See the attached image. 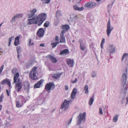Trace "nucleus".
Returning a JSON list of instances; mask_svg holds the SVG:
<instances>
[{"instance_id": "1", "label": "nucleus", "mask_w": 128, "mask_h": 128, "mask_svg": "<svg viewBox=\"0 0 128 128\" xmlns=\"http://www.w3.org/2000/svg\"><path fill=\"white\" fill-rule=\"evenodd\" d=\"M46 17V15L45 13H40L38 16L36 15L32 18L28 19V24L30 25L34 23L39 26H40L45 20Z\"/></svg>"}, {"instance_id": "2", "label": "nucleus", "mask_w": 128, "mask_h": 128, "mask_svg": "<svg viewBox=\"0 0 128 128\" xmlns=\"http://www.w3.org/2000/svg\"><path fill=\"white\" fill-rule=\"evenodd\" d=\"M70 97L71 99L68 100H65L62 105L59 111L60 113H64V112L66 110L69 108V104L72 101V92L71 94Z\"/></svg>"}, {"instance_id": "3", "label": "nucleus", "mask_w": 128, "mask_h": 128, "mask_svg": "<svg viewBox=\"0 0 128 128\" xmlns=\"http://www.w3.org/2000/svg\"><path fill=\"white\" fill-rule=\"evenodd\" d=\"M86 114L85 112H84L83 114H80L78 116V120L77 121V125L80 124L82 121L84 122L86 120Z\"/></svg>"}, {"instance_id": "4", "label": "nucleus", "mask_w": 128, "mask_h": 128, "mask_svg": "<svg viewBox=\"0 0 128 128\" xmlns=\"http://www.w3.org/2000/svg\"><path fill=\"white\" fill-rule=\"evenodd\" d=\"M37 68L36 67H33L30 73L29 76L32 80H36L37 78V77L36 75L37 72Z\"/></svg>"}, {"instance_id": "5", "label": "nucleus", "mask_w": 128, "mask_h": 128, "mask_svg": "<svg viewBox=\"0 0 128 128\" xmlns=\"http://www.w3.org/2000/svg\"><path fill=\"white\" fill-rule=\"evenodd\" d=\"M113 27L110 26V20H109L107 24V29L106 30V32L107 35L108 36H110V34L113 29Z\"/></svg>"}, {"instance_id": "6", "label": "nucleus", "mask_w": 128, "mask_h": 128, "mask_svg": "<svg viewBox=\"0 0 128 128\" xmlns=\"http://www.w3.org/2000/svg\"><path fill=\"white\" fill-rule=\"evenodd\" d=\"M51 88H52V90H53L55 88L54 84H53L50 82L47 83L46 85L45 89L48 90H51Z\"/></svg>"}, {"instance_id": "7", "label": "nucleus", "mask_w": 128, "mask_h": 128, "mask_svg": "<svg viewBox=\"0 0 128 128\" xmlns=\"http://www.w3.org/2000/svg\"><path fill=\"white\" fill-rule=\"evenodd\" d=\"M96 4L95 2H89L86 3L84 5V6L86 8H90L92 7Z\"/></svg>"}, {"instance_id": "8", "label": "nucleus", "mask_w": 128, "mask_h": 128, "mask_svg": "<svg viewBox=\"0 0 128 128\" xmlns=\"http://www.w3.org/2000/svg\"><path fill=\"white\" fill-rule=\"evenodd\" d=\"M44 30L43 28H39L37 31V34L40 37L43 36L44 35Z\"/></svg>"}, {"instance_id": "9", "label": "nucleus", "mask_w": 128, "mask_h": 128, "mask_svg": "<svg viewBox=\"0 0 128 128\" xmlns=\"http://www.w3.org/2000/svg\"><path fill=\"white\" fill-rule=\"evenodd\" d=\"M23 84L24 89L27 90V92L28 93L30 88V84L29 83L25 81L24 82Z\"/></svg>"}, {"instance_id": "10", "label": "nucleus", "mask_w": 128, "mask_h": 128, "mask_svg": "<svg viewBox=\"0 0 128 128\" xmlns=\"http://www.w3.org/2000/svg\"><path fill=\"white\" fill-rule=\"evenodd\" d=\"M127 76L126 74L125 73H124L122 75V85L124 86L126 81Z\"/></svg>"}, {"instance_id": "11", "label": "nucleus", "mask_w": 128, "mask_h": 128, "mask_svg": "<svg viewBox=\"0 0 128 128\" xmlns=\"http://www.w3.org/2000/svg\"><path fill=\"white\" fill-rule=\"evenodd\" d=\"M44 80L43 79H41L37 83H36L34 85V88H39L40 86L42 84Z\"/></svg>"}, {"instance_id": "12", "label": "nucleus", "mask_w": 128, "mask_h": 128, "mask_svg": "<svg viewBox=\"0 0 128 128\" xmlns=\"http://www.w3.org/2000/svg\"><path fill=\"white\" fill-rule=\"evenodd\" d=\"M31 13L28 15V17L30 18H32V17L36 16H34L35 13L36 11V8L30 11Z\"/></svg>"}, {"instance_id": "13", "label": "nucleus", "mask_w": 128, "mask_h": 128, "mask_svg": "<svg viewBox=\"0 0 128 128\" xmlns=\"http://www.w3.org/2000/svg\"><path fill=\"white\" fill-rule=\"evenodd\" d=\"M22 16L21 14H17L16 15L14 16L12 19L10 20V22L12 23L14 22L15 20L17 19V18L21 17Z\"/></svg>"}, {"instance_id": "14", "label": "nucleus", "mask_w": 128, "mask_h": 128, "mask_svg": "<svg viewBox=\"0 0 128 128\" xmlns=\"http://www.w3.org/2000/svg\"><path fill=\"white\" fill-rule=\"evenodd\" d=\"M115 49L116 48L115 46H114L113 45H110L109 47L108 51L110 53H112L115 52Z\"/></svg>"}, {"instance_id": "15", "label": "nucleus", "mask_w": 128, "mask_h": 128, "mask_svg": "<svg viewBox=\"0 0 128 128\" xmlns=\"http://www.w3.org/2000/svg\"><path fill=\"white\" fill-rule=\"evenodd\" d=\"M22 87V84L16 83V84L15 88L18 92H19Z\"/></svg>"}, {"instance_id": "16", "label": "nucleus", "mask_w": 128, "mask_h": 128, "mask_svg": "<svg viewBox=\"0 0 128 128\" xmlns=\"http://www.w3.org/2000/svg\"><path fill=\"white\" fill-rule=\"evenodd\" d=\"M79 42L80 44V49L82 50H84L86 48V47L84 43H82L83 41L82 39L79 40Z\"/></svg>"}, {"instance_id": "17", "label": "nucleus", "mask_w": 128, "mask_h": 128, "mask_svg": "<svg viewBox=\"0 0 128 128\" xmlns=\"http://www.w3.org/2000/svg\"><path fill=\"white\" fill-rule=\"evenodd\" d=\"M2 84H6L10 87L11 86L10 82L8 79H6L3 80L1 82Z\"/></svg>"}, {"instance_id": "18", "label": "nucleus", "mask_w": 128, "mask_h": 128, "mask_svg": "<svg viewBox=\"0 0 128 128\" xmlns=\"http://www.w3.org/2000/svg\"><path fill=\"white\" fill-rule=\"evenodd\" d=\"M74 9L75 10H78V11H82L84 9L83 6H82L80 8H79L76 5H74L73 6Z\"/></svg>"}, {"instance_id": "19", "label": "nucleus", "mask_w": 128, "mask_h": 128, "mask_svg": "<svg viewBox=\"0 0 128 128\" xmlns=\"http://www.w3.org/2000/svg\"><path fill=\"white\" fill-rule=\"evenodd\" d=\"M20 37V36H18L15 39L14 42V45L15 46H16L19 44V39Z\"/></svg>"}, {"instance_id": "20", "label": "nucleus", "mask_w": 128, "mask_h": 128, "mask_svg": "<svg viewBox=\"0 0 128 128\" xmlns=\"http://www.w3.org/2000/svg\"><path fill=\"white\" fill-rule=\"evenodd\" d=\"M49 57L50 58V60L52 62L56 63L57 62V60L56 58L53 56L49 55Z\"/></svg>"}, {"instance_id": "21", "label": "nucleus", "mask_w": 128, "mask_h": 128, "mask_svg": "<svg viewBox=\"0 0 128 128\" xmlns=\"http://www.w3.org/2000/svg\"><path fill=\"white\" fill-rule=\"evenodd\" d=\"M69 52V50L68 49H65L61 51L60 54V55H66Z\"/></svg>"}, {"instance_id": "22", "label": "nucleus", "mask_w": 128, "mask_h": 128, "mask_svg": "<svg viewBox=\"0 0 128 128\" xmlns=\"http://www.w3.org/2000/svg\"><path fill=\"white\" fill-rule=\"evenodd\" d=\"M14 83H15L17 82V80L19 76V74L18 72L14 74Z\"/></svg>"}, {"instance_id": "23", "label": "nucleus", "mask_w": 128, "mask_h": 128, "mask_svg": "<svg viewBox=\"0 0 128 128\" xmlns=\"http://www.w3.org/2000/svg\"><path fill=\"white\" fill-rule=\"evenodd\" d=\"M16 50L17 52V57L18 59L19 58V53L22 51L21 48L20 46H18L16 47Z\"/></svg>"}, {"instance_id": "24", "label": "nucleus", "mask_w": 128, "mask_h": 128, "mask_svg": "<svg viewBox=\"0 0 128 128\" xmlns=\"http://www.w3.org/2000/svg\"><path fill=\"white\" fill-rule=\"evenodd\" d=\"M77 90L76 88H74L72 90V99L76 98V95L77 93Z\"/></svg>"}, {"instance_id": "25", "label": "nucleus", "mask_w": 128, "mask_h": 128, "mask_svg": "<svg viewBox=\"0 0 128 128\" xmlns=\"http://www.w3.org/2000/svg\"><path fill=\"white\" fill-rule=\"evenodd\" d=\"M60 42H65V38L64 36V34H60Z\"/></svg>"}, {"instance_id": "26", "label": "nucleus", "mask_w": 128, "mask_h": 128, "mask_svg": "<svg viewBox=\"0 0 128 128\" xmlns=\"http://www.w3.org/2000/svg\"><path fill=\"white\" fill-rule=\"evenodd\" d=\"M72 120V118H70L66 122V128L68 127L70 124L71 123Z\"/></svg>"}, {"instance_id": "27", "label": "nucleus", "mask_w": 128, "mask_h": 128, "mask_svg": "<svg viewBox=\"0 0 128 128\" xmlns=\"http://www.w3.org/2000/svg\"><path fill=\"white\" fill-rule=\"evenodd\" d=\"M66 61L68 65L71 67H72V60L70 59H68Z\"/></svg>"}, {"instance_id": "28", "label": "nucleus", "mask_w": 128, "mask_h": 128, "mask_svg": "<svg viewBox=\"0 0 128 128\" xmlns=\"http://www.w3.org/2000/svg\"><path fill=\"white\" fill-rule=\"evenodd\" d=\"M61 74L60 73L54 74L52 76V77L55 79H57L60 77Z\"/></svg>"}, {"instance_id": "29", "label": "nucleus", "mask_w": 128, "mask_h": 128, "mask_svg": "<svg viewBox=\"0 0 128 128\" xmlns=\"http://www.w3.org/2000/svg\"><path fill=\"white\" fill-rule=\"evenodd\" d=\"M119 115L118 114L115 115L113 118V121L114 122H116L118 120V118Z\"/></svg>"}, {"instance_id": "30", "label": "nucleus", "mask_w": 128, "mask_h": 128, "mask_svg": "<svg viewBox=\"0 0 128 128\" xmlns=\"http://www.w3.org/2000/svg\"><path fill=\"white\" fill-rule=\"evenodd\" d=\"M69 26L68 25H63L62 26V28L63 29H64L68 30L69 29Z\"/></svg>"}, {"instance_id": "31", "label": "nucleus", "mask_w": 128, "mask_h": 128, "mask_svg": "<svg viewBox=\"0 0 128 128\" xmlns=\"http://www.w3.org/2000/svg\"><path fill=\"white\" fill-rule=\"evenodd\" d=\"M84 90L85 91V93L86 94H87L88 92V86L87 85H86L84 87Z\"/></svg>"}, {"instance_id": "32", "label": "nucleus", "mask_w": 128, "mask_h": 128, "mask_svg": "<svg viewBox=\"0 0 128 128\" xmlns=\"http://www.w3.org/2000/svg\"><path fill=\"white\" fill-rule=\"evenodd\" d=\"M14 36H12L10 38L8 39V46H10V44L12 40H14Z\"/></svg>"}, {"instance_id": "33", "label": "nucleus", "mask_w": 128, "mask_h": 128, "mask_svg": "<svg viewBox=\"0 0 128 128\" xmlns=\"http://www.w3.org/2000/svg\"><path fill=\"white\" fill-rule=\"evenodd\" d=\"M94 100V99L93 97L91 98H90L89 102V104L90 105H92V104Z\"/></svg>"}, {"instance_id": "34", "label": "nucleus", "mask_w": 128, "mask_h": 128, "mask_svg": "<svg viewBox=\"0 0 128 128\" xmlns=\"http://www.w3.org/2000/svg\"><path fill=\"white\" fill-rule=\"evenodd\" d=\"M50 0H41V1L44 4H48L50 2Z\"/></svg>"}, {"instance_id": "35", "label": "nucleus", "mask_w": 128, "mask_h": 128, "mask_svg": "<svg viewBox=\"0 0 128 128\" xmlns=\"http://www.w3.org/2000/svg\"><path fill=\"white\" fill-rule=\"evenodd\" d=\"M16 106L17 108H20L21 106V104L20 103L19 101H16Z\"/></svg>"}, {"instance_id": "36", "label": "nucleus", "mask_w": 128, "mask_h": 128, "mask_svg": "<svg viewBox=\"0 0 128 128\" xmlns=\"http://www.w3.org/2000/svg\"><path fill=\"white\" fill-rule=\"evenodd\" d=\"M58 44V42H54L52 43L51 45L52 46V48H54L56 47L57 44Z\"/></svg>"}, {"instance_id": "37", "label": "nucleus", "mask_w": 128, "mask_h": 128, "mask_svg": "<svg viewBox=\"0 0 128 128\" xmlns=\"http://www.w3.org/2000/svg\"><path fill=\"white\" fill-rule=\"evenodd\" d=\"M128 56V54L126 53H124L122 56V61H123L124 58H126Z\"/></svg>"}, {"instance_id": "38", "label": "nucleus", "mask_w": 128, "mask_h": 128, "mask_svg": "<svg viewBox=\"0 0 128 128\" xmlns=\"http://www.w3.org/2000/svg\"><path fill=\"white\" fill-rule=\"evenodd\" d=\"M17 70L16 68H14L12 69V70L11 71L12 73L14 74H15V73H16V72H17Z\"/></svg>"}, {"instance_id": "39", "label": "nucleus", "mask_w": 128, "mask_h": 128, "mask_svg": "<svg viewBox=\"0 0 128 128\" xmlns=\"http://www.w3.org/2000/svg\"><path fill=\"white\" fill-rule=\"evenodd\" d=\"M60 11L58 10L57 11L56 13V16L57 17L58 16H60L61 15Z\"/></svg>"}, {"instance_id": "40", "label": "nucleus", "mask_w": 128, "mask_h": 128, "mask_svg": "<svg viewBox=\"0 0 128 128\" xmlns=\"http://www.w3.org/2000/svg\"><path fill=\"white\" fill-rule=\"evenodd\" d=\"M50 24L49 22L48 21H46L44 24V26L45 27H48Z\"/></svg>"}, {"instance_id": "41", "label": "nucleus", "mask_w": 128, "mask_h": 128, "mask_svg": "<svg viewBox=\"0 0 128 128\" xmlns=\"http://www.w3.org/2000/svg\"><path fill=\"white\" fill-rule=\"evenodd\" d=\"M6 126L7 127H10L12 126V124L10 123V122H8L7 120L6 121Z\"/></svg>"}, {"instance_id": "42", "label": "nucleus", "mask_w": 128, "mask_h": 128, "mask_svg": "<svg viewBox=\"0 0 128 128\" xmlns=\"http://www.w3.org/2000/svg\"><path fill=\"white\" fill-rule=\"evenodd\" d=\"M105 42V39L104 38H103L102 40V42L100 44V46L102 48L103 47V46L104 44V42Z\"/></svg>"}, {"instance_id": "43", "label": "nucleus", "mask_w": 128, "mask_h": 128, "mask_svg": "<svg viewBox=\"0 0 128 128\" xmlns=\"http://www.w3.org/2000/svg\"><path fill=\"white\" fill-rule=\"evenodd\" d=\"M31 40H32L31 38H29V43L28 44V46L33 45L34 44V43L33 42H32L31 44Z\"/></svg>"}, {"instance_id": "44", "label": "nucleus", "mask_w": 128, "mask_h": 128, "mask_svg": "<svg viewBox=\"0 0 128 128\" xmlns=\"http://www.w3.org/2000/svg\"><path fill=\"white\" fill-rule=\"evenodd\" d=\"M4 98V96L3 94H2L1 96H0V103L2 102V99Z\"/></svg>"}, {"instance_id": "45", "label": "nucleus", "mask_w": 128, "mask_h": 128, "mask_svg": "<svg viewBox=\"0 0 128 128\" xmlns=\"http://www.w3.org/2000/svg\"><path fill=\"white\" fill-rule=\"evenodd\" d=\"M56 42H58L59 43V38L58 36H56L55 38Z\"/></svg>"}, {"instance_id": "46", "label": "nucleus", "mask_w": 128, "mask_h": 128, "mask_svg": "<svg viewBox=\"0 0 128 128\" xmlns=\"http://www.w3.org/2000/svg\"><path fill=\"white\" fill-rule=\"evenodd\" d=\"M16 83H18V84H22L21 80H20V79L19 78H18V80L17 81Z\"/></svg>"}, {"instance_id": "47", "label": "nucleus", "mask_w": 128, "mask_h": 128, "mask_svg": "<svg viewBox=\"0 0 128 128\" xmlns=\"http://www.w3.org/2000/svg\"><path fill=\"white\" fill-rule=\"evenodd\" d=\"M99 110L100 114H103L102 109L101 108H100L99 109Z\"/></svg>"}, {"instance_id": "48", "label": "nucleus", "mask_w": 128, "mask_h": 128, "mask_svg": "<svg viewBox=\"0 0 128 128\" xmlns=\"http://www.w3.org/2000/svg\"><path fill=\"white\" fill-rule=\"evenodd\" d=\"M68 30H66L64 29H63V30L62 31L61 34H64V33L66 32H67Z\"/></svg>"}, {"instance_id": "49", "label": "nucleus", "mask_w": 128, "mask_h": 128, "mask_svg": "<svg viewBox=\"0 0 128 128\" xmlns=\"http://www.w3.org/2000/svg\"><path fill=\"white\" fill-rule=\"evenodd\" d=\"M6 92L7 95L8 96H10L9 93H10V92H9L8 90H6Z\"/></svg>"}, {"instance_id": "50", "label": "nucleus", "mask_w": 128, "mask_h": 128, "mask_svg": "<svg viewBox=\"0 0 128 128\" xmlns=\"http://www.w3.org/2000/svg\"><path fill=\"white\" fill-rule=\"evenodd\" d=\"M68 89V86L66 85H65V89L66 90H67Z\"/></svg>"}, {"instance_id": "51", "label": "nucleus", "mask_w": 128, "mask_h": 128, "mask_svg": "<svg viewBox=\"0 0 128 128\" xmlns=\"http://www.w3.org/2000/svg\"><path fill=\"white\" fill-rule=\"evenodd\" d=\"M96 73L95 72H94L92 74V76L93 77H94L96 76Z\"/></svg>"}, {"instance_id": "52", "label": "nucleus", "mask_w": 128, "mask_h": 128, "mask_svg": "<svg viewBox=\"0 0 128 128\" xmlns=\"http://www.w3.org/2000/svg\"><path fill=\"white\" fill-rule=\"evenodd\" d=\"M30 110H31V111H33L34 110V108H33V107H32L31 106Z\"/></svg>"}, {"instance_id": "53", "label": "nucleus", "mask_w": 128, "mask_h": 128, "mask_svg": "<svg viewBox=\"0 0 128 128\" xmlns=\"http://www.w3.org/2000/svg\"><path fill=\"white\" fill-rule=\"evenodd\" d=\"M77 81V78H75V80H74L72 81V83H75Z\"/></svg>"}, {"instance_id": "54", "label": "nucleus", "mask_w": 128, "mask_h": 128, "mask_svg": "<svg viewBox=\"0 0 128 128\" xmlns=\"http://www.w3.org/2000/svg\"><path fill=\"white\" fill-rule=\"evenodd\" d=\"M40 46L43 47H44V44H40Z\"/></svg>"}, {"instance_id": "55", "label": "nucleus", "mask_w": 128, "mask_h": 128, "mask_svg": "<svg viewBox=\"0 0 128 128\" xmlns=\"http://www.w3.org/2000/svg\"><path fill=\"white\" fill-rule=\"evenodd\" d=\"M58 22H54V24H55V25L57 26V24H58Z\"/></svg>"}, {"instance_id": "56", "label": "nucleus", "mask_w": 128, "mask_h": 128, "mask_svg": "<svg viewBox=\"0 0 128 128\" xmlns=\"http://www.w3.org/2000/svg\"><path fill=\"white\" fill-rule=\"evenodd\" d=\"M128 88L127 87H125L124 88V90H126L128 89Z\"/></svg>"}, {"instance_id": "57", "label": "nucleus", "mask_w": 128, "mask_h": 128, "mask_svg": "<svg viewBox=\"0 0 128 128\" xmlns=\"http://www.w3.org/2000/svg\"><path fill=\"white\" fill-rule=\"evenodd\" d=\"M2 106L1 105H0V111L2 109Z\"/></svg>"}, {"instance_id": "58", "label": "nucleus", "mask_w": 128, "mask_h": 128, "mask_svg": "<svg viewBox=\"0 0 128 128\" xmlns=\"http://www.w3.org/2000/svg\"><path fill=\"white\" fill-rule=\"evenodd\" d=\"M78 17L77 15H76L75 16H74L75 18H77Z\"/></svg>"}, {"instance_id": "59", "label": "nucleus", "mask_w": 128, "mask_h": 128, "mask_svg": "<svg viewBox=\"0 0 128 128\" xmlns=\"http://www.w3.org/2000/svg\"><path fill=\"white\" fill-rule=\"evenodd\" d=\"M2 52L1 51L0 52V55H1L2 54Z\"/></svg>"}, {"instance_id": "60", "label": "nucleus", "mask_w": 128, "mask_h": 128, "mask_svg": "<svg viewBox=\"0 0 128 128\" xmlns=\"http://www.w3.org/2000/svg\"><path fill=\"white\" fill-rule=\"evenodd\" d=\"M3 24V23H1L0 24V26H1L2 25V24Z\"/></svg>"}, {"instance_id": "61", "label": "nucleus", "mask_w": 128, "mask_h": 128, "mask_svg": "<svg viewBox=\"0 0 128 128\" xmlns=\"http://www.w3.org/2000/svg\"><path fill=\"white\" fill-rule=\"evenodd\" d=\"M128 103V101L127 100L126 102V104H127Z\"/></svg>"}, {"instance_id": "62", "label": "nucleus", "mask_w": 128, "mask_h": 128, "mask_svg": "<svg viewBox=\"0 0 128 128\" xmlns=\"http://www.w3.org/2000/svg\"><path fill=\"white\" fill-rule=\"evenodd\" d=\"M55 109H54L52 111V112H54V111H55Z\"/></svg>"}, {"instance_id": "63", "label": "nucleus", "mask_w": 128, "mask_h": 128, "mask_svg": "<svg viewBox=\"0 0 128 128\" xmlns=\"http://www.w3.org/2000/svg\"><path fill=\"white\" fill-rule=\"evenodd\" d=\"M96 0L97 2H98L100 1V0Z\"/></svg>"}, {"instance_id": "64", "label": "nucleus", "mask_w": 128, "mask_h": 128, "mask_svg": "<svg viewBox=\"0 0 128 128\" xmlns=\"http://www.w3.org/2000/svg\"><path fill=\"white\" fill-rule=\"evenodd\" d=\"M126 99L128 101V97H127L126 98Z\"/></svg>"}]
</instances>
